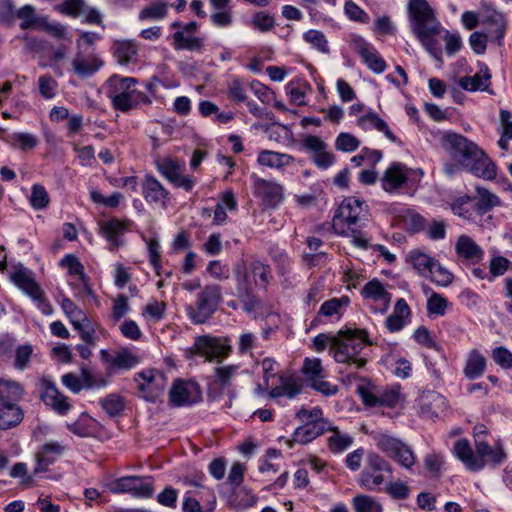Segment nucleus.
Returning <instances> with one entry per match:
<instances>
[{"label": "nucleus", "mask_w": 512, "mask_h": 512, "mask_svg": "<svg viewBox=\"0 0 512 512\" xmlns=\"http://www.w3.org/2000/svg\"><path fill=\"white\" fill-rule=\"evenodd\" d=\"M408 15L411 30L425 49L442 63V50L437 46L435 35L441 31V23L426 0H409Z\"/></svg>", "instance_id": "nucleus-1"}, {"label": "nucleus", "mask_w": 512, "mask_h": 512, "mask_svg": "<svg viewBox=\"0 0 512 512\" xmlns=\"http://www.w3.org/2000/svg\"><path fill=\"white\" fill-rule=\"evenodd\" d=\"M475 451H473L467 439H459L452 448V454L471 472H479L489 465L496 468L507 460V454L503 444L498 441L490 446L485 441H475Z\"/></svg>", "instance_id": "nucleus-2"}, {"label": "nucleus", "mask_w": 512, "mask_h": 512, "mask_svg": "<svg viewBox=\"0 0 512 512\" xmlns=\"http://www.w3.org/2000/svg\"><path fill=\"white\" fill-rule=\"evenodd\" d=\"M370 341L365 330H348L338 334L334 342L333 357L338 363H346L356 369L363 368L368 360Z\"/></svg>", "instance_id": "nucleus-3"}, {"label": "nucleus", "mask_w": 512, "mask_h": 512, "mask_svg": "<svg viewBox=\"0 0 512 512\" xmlns=\"http://www.w3.org/2000/svg\"><path fill=\"white\" fill-rule=\"evenodd\" d=\"M137 79L112 75L106 83V94L114 109L127 112L140 104H150V98L143 92L134 89Z\"/></svg>", "instance_id": "nucleus-4"}, {"label": "nucleus", "mask_w": 512, "mask_h": 512, "mask_svg": "<svg viewBox=\"0 0 512 512\" xmlns=\"http://www.w3.org/2000/svg\"><path fill=\"white\" fill-rule=\"evenodd\" d=\"M405 262L419 276L429 279L438 286L447 287L454 280V275L423 249L409 250L405 256Z\"/></svg>", "instance_id": "nucleus-5"}, {"label": "nucleus", "mask_w": 512, "mask_h": 512, "mask_svg": "<svg viewBox=\"0 0 512 512\" xmlns=\"http://www.w3.org/2000/svg\"><path fill=\"white\" fill-rule=\"evenodd\" d=\"M221 301V287L216 284L206 285L199 292L195 304L186 308L187 315L194 324H202L216 312Z\"/></svg>", "instance_id": "nucleus-6"}, {"label": "nucleus", "mask_w": 512, "mask_h": 512, "mask_svg": "<svg viewBox=\"0 0 512 512\" xmlns=\"http://www.w3.org/2000/svg\"><path fill=\"white\" fill-rule=\"evenodd\" d=\"M59 266L67 270V283L78 298L94 297L89 285V277L85 274V268L79 258L73 254H66L59 262Z\"/></svg>", "instance_id": "nucleus-7"}, {"label": "nucleus", "mask_w": 512, "mask_h": 512, "mask_svg": "<svg viewBox=\"0 0 512 512\" xmlns=\"http://www.w3.org/2000/svg\"><path fill=\"white\" fill-rule=\"evenodd\" d=\"M134 381L141 397L148 402L157 401L168 384L166 375L157 369H145L137 372Z\"/></svg>", "instance_id": "nucleus-8"}, {"label": "nucleus", "mask_w": 512, "mask_h": 512, "mask_svg": "<svg viewBox=\"0 0 512 512\" xmlns=\"http://www.w3.org/2000/svg\"><path fill=\"white\" fill-rule=\"evenodd\" d=\"M368 205L356 196L343 199L334 216V226L345 224L354 232V227L367 219Z\"/></svg>", "instance_id": "nucleus-9"}, {"label": "nucleus", "mask_w": 512, "mask_h": 512, "mask_svg": "<svg viewBox=\"0 0 512 512\" xmlns=\"http://www.w3.org/2000/svg\"><path fill=\"white\" fill-rule=\"evenodd\" d=\"M423 176L421 169H407L406 166L394 163L380 178L382 189L390 194L397 193L404 185L415 183Z\"/></svg>", "instance_id": "nucleus-10"}, {"label": "nucleus", "mask_w": 512, "mask_h": 512, "mask_svg": "<svg viewBox=\"0 0 512 512\" xmlns=\"http://www.w3.org/2000/svg\"><path fill=\"white\" fill-rule=\"evenodd\" d=\"M374 440L381 451L399 463L403 468L410 470L414 466L416 457L413 451L399 439L381 433L376 435Z\"/></svg>", "instance_id": "nucleus-11"}, {"label": "nucleus", "mask_w": 512, "mask_h": 512, "mask_svg": "<svg viewBox=\"0 0 512 512\" xmlns=\"http://www.w3.org/2000/svg\"><path fill=\"white\" fill-rule=\"evenodd\" d=\"M108 489L114 494L128 493L132 497L148 499L154 494L151 477L124 476L109 483Z\"/></svg>", "instance_id": "nucleus-12"}, {"label": "nucleus", "mask_w": 512, "mask_h": 512, "mask_svg": "<svg viewBox=\"0 0 512 512\" xmlns=\"http://www.w3.org/2000/svg\"><path fill=\"white\" fill-rule=\"evenodd\" d=\"M252 179L254 195L264 209H275L283 202L284 190L280 184L262 179L255 174L252 175Z\"/></svg>", "instance_id": "nucleus-13"}, {"label": "nucleus", "mask_w": 512, "mask_h": 512, "mask_svg": "<svg viewBox=\"0 0 512 512\" xmlns=\"http://www.w3.org/2000/svg\"><path fill=\"white\" fill-rule=\"evenodd\" d=\"M359 392L363 403L371 407L381 406L398 409L403 407L405 401L399 385H393L377 394L364 388H360Z\"/></svg>", "instance_id": "nucleus-14"}, {"label": "nucleus", "mask_w": 512, "mask_h": 512, "mask_svg": "<svg viewBox=\"0 0 512 512\" xmlns=\"http://www.w3.org/2000/svg\"><path fill=\"white\" fill-rule=\"evenodd\" d=\"M365 304L376 314L387 312L391 302V294L378 279L368 281L361 290Z\"/></svg>", "instance_id": "nucleus-15"}, {"label": "nucleus", "mask_w": 512, "mask_h": 512, "mask_svg": "<svg viewBox=\"0 0 512 512\" xmlns=\"http://www.w3.org/2000/svg\"><path fill=\"white\" fill-rule=\"evenodd\" d=\"M442 144L453 156H461L466 160H483L485 157L484 151L474 142L456 133L445 134Z\"/></svg>", "instance_id": "nucleus-16"}, {"label": "nucleus", "mask_w": 512, "mask_h": 512, "mask_svg": "<svg viewBox=\"0 0 512 512\" xmlns=\"http://www.w3.org/2000/svg\"><path fill=\"white\" fill-rule=\"evenodd\" d=\"M169 399L175 407L192 406L202 400V391L195 381L179 379L173 383Z\"/></svg>", "instance_id": "nucleus-17"}, {"label": "nucleus", "mask_w": 512, "mask_h": 512, "mask_svg": "<svg viewBox=\"0 0 512 512\" xmlns=\"http://www.w3.org/2000/svg\"><path fill=\"white\" fill-rule=\"evenodd\" d=\"M128 219L110 218L98 222L99 234L106 240L108 249L114 251L124 245V235L129 230Z\"/></svg>", "instance_id": "nucleus-18"}, {"label": "nucleus", "mask_w": 512, "mask_h": 512, "mask_svg": "<svg viewBox=\"0 0 512 512\" xmlns=\"http://www.w3.org/2000/svg\"><path fill=\"white\" fill-rule=\"evenodd\" d=\"M350 47L356 52L366 64V66L376 74L382 73L386 69V62L381 57L375 47L359 35H352Z\"/></svg>", "instance_id": "nucleus-19"}, {"label": "nucleus", "mask_w": 512, "mask_h": 512, "mask_svg": "<svg viewBox=\"0 0 512 512\" xmlns=\"http://www.w3.org/2000/svg\"><path fill=\"white\" fill-rule=\"evenodd\" d=\"M349 304L350 299L347 296L335 297L323 302L317 315L312 320L311 326L316 327L326 323L339 322Z\"/></svg>", "instance_id": "nucleus-20"}, {"label": "nucleus", "mask_w": 512, "mask_h": 512, "mask_svg": "<svg viewBox=\"0 0 512 512\" xmlns=\"http://www.w3.org/2000/svg\"><path fill=\"white\" fill-rule=\"evenodd\" d=\"M156 164L160 174L174 187L189 192L195 186V178L184 173V166L181 162H156Z\"/></svg>", "instance_id": "nucleus-21"}, {"label": "nucleus", "mask_w": 512, "mask_h": 512, "mask_svg": "<svg viewBox=\"0 0 512 512\" xmlns=\"http://www.w3.org/2000/svg\"><path fill=\"white\" fill-rule=\"evenodd\" d=\"M198 28L199 24L195 21L185 23L182 30H177L172 35L174 49L201 52L204 48V39L195 35Z\"/></svg>", "instance_id": "nucleus-22"}, {"label": "nucleus", "mask_w": 512, "mask_h": 512, "mask_svg": "<svg viewBox=\"0 0 512 512\" xmlns=\"http://www.w3.org/2000/svg\"><path fill=\"white\" fill-rule=\"evenodd\" d=\"M41 399L60 415L67 414L71 409L68 398L57 389L55 383L48 379H43L41 382Z\"/></svg>", "instance_id": "nucleus-23"}, {"label": "nucleus", "mask_w": 512, "mask_h": 512, "mask_svg": "<svg viewBox=\"0 0 512 512\" xmlns=\"http://www.w3.org/2000/svg\"><path fill=\"white\" fill-rule=\"evenodd\" d=\"M193 348L198 355L205 357L209 361L226 357L230 351L228 345L222 343L220 339L211 336L197 337Z\"/></svg>", "instance_id": "nucleus-24"}, {"label": "nucleus", "mask_w": 512, "mask_h": 512, "mask_svg": "<svg viewBox=\"0 0 512 512\" xmlns=\"http://www.w3.org/2000/svg\"><path fill=\"white\" fill-rule=\"evenodd\" d=\"M481 25L485 27L490 40L501 44L506 31V20L502 13L493 8H485L481 13Z\"/></svg>", "instance_id": "nucleus-25"}, {"label": "nucleus", "mask_w": 512, "mask_h": 512, "mask_svg": "<svg viewBox=\"0 0 512 512\" xmlns=\"http://www.w3.org/2000/svg\"><path fill=\"white\" fill-rule=\"evenodd\" d=\"M142 195L147 203L165 208L170 200V193L152 175L146 174L142 182Z\"/></svg>", "instance_id": "nucleus-26"}, {"label": "nucleus", "mask_w": 512, "mask_h": 512, "mask_svg": "<svg viewBox=\"0 0 512 512\" xmlns=\"http://www.w3.org/2000/svg\"><path fill=\"white\" fill-rule=\"evenodd\" d=\"M64 446L56 441L46 442L35 455L36 464L33 475L36 476L48 470L63 454Z\"/></svg>", "instance_id": "nucleus-27"}, {"label": "nucleus", "mask_w": 512, "mask_h": 512, "mask_svg": "<svg viewBox=\"0 0 512 512\" xmlns=\"http://www.w3.org/2000/svg\"><path fill=\"white\" fill-rule=\"evenodd\" d=\"M102 59L95 53H83L78 50L71 61L73 72L80 78L94 75L103 66Z\"/></svg>", "instance_id": "nucleus-28"}, {"label": "nucleus", "mask_w": 512, "mask_h": 512, "mask_svg": "<svg viewBox=\"0 0 512 512\" xmlns=\"http://www.w3.org/2000/svg\"><path fill=\"white\" fill-rule=\"evenodd\" d=\"M113 55L118 64L127 66L138 61V47L132 40H117L113 44Z\"/></svg>", "instance_id": "nucleus-29"}, {"label": "nucleus", "mask_w": 512, "mask_h": 512, "mask_svg": "<svg viewBox=\"0 0 512 512\" xmlns=\"http://www.w3.org/2000/svg\"><path fill=\"white\" fill-rule=\"evenodd\" d=\"M491 74L486 65H480L479 71L474 76H464L458 80L459 86L466 91H486L490 85Z\"/></svg>", "instance_id": "nucleus-30"}, {"label": "nucleus", "mask_w": 512, "mask_h": 512, "mask_svg": "<svg viewBox=\"0 0 512 512\" xmlns=\"http://www.w3.org/2000/svg\"><path fill=\"white\" fill-rule=\"evenodd\" d=\"M330 435L327 437V447L333 454H342L353 445L354 438L351 434L341 431L331 423V429H327Z\"/></svg>", "instance_id": "nucleus-31"}, {"label": "nucleus", "mask_w": 512, "mask_h": 512, "mask_svg": "<svg viewBox=\"0 0 512 512\" xmlns=\"http://www.w3.org/2000/svg\"><path fill=\"white\" fill-rule=\"evenodd\" d=\"M67 428L79 437H93L100 429V424L87 413H82L77 420L67 423Z\"/></svg>", "instance_id": "nucleus-32"}, {"label": "nucleus", "mask_w": 512, "mask_h": 512, "mask_svg": "<svg viewBox=\"0 0 512 512\" xmlns=\"http://www.w3.org/2000/svg\"><path fill=\"white\" fill-rule=\"evenodd\" d=\"M455 251L461 258L471 262H479L484 256V251L469 236L461 235L455 245Z\"/></svg>", "instance_id": "nucleus-33"}, {"label": "nucleus", "mask_w": 512, "mask_h": 512, "mask_svg": "<svg viewBox=\"0 0 512 512\" xmlns=\"http://www.w3.org/2000/svg\"><path fill=\"white\" fill-rule=\"evenodd\" d=\"M357 125L366 131L375 129L383 133L389 140L396 141V137L390 130L388 124L376 112L369 111L360 116L357 120Z\"/></svg>", "instance_id": "nucleus-34"}, {"label": "nucleus", "mask_w": 512, "mask_h": 512, "mask_svg": "<svg viewBox=\"0 0 512 512\" xmlns=\"http://www.w3.org/2000/svg\"><path fill=\"white\" fill-rule=\"evenodd\" d=\"M446 408V398L439 393L430 392L421 398V413L429 418L438 417Z\"/></svg>", "instance_id": "nucleus-35"}, {"label": "nucleus", "mask_w": 512, "mask_h": 512, "mask_svg": "<svg viewBox=\"0 0 512 512\" xmlns=\"http://www.w3.org/2000/svg\"><path fill=\"white\" fill-rule=\"evenodd\" d=\"M105 361L113 369L130 370L138 363V357L128 349H122L112 355H108L106 351H102Z\"/></svg>", "instance_id": "nucleus-36"}, {"label": "nucleus", "mask_w": 512, "mask_h": 512, "mask_svg": "<svg viewBox=\"0 0 512 512\" xmlns=\"http://www.w3.org/2000/svg\"><path fill=\"white\" fill-rule=\"evenodd\" d=\"M22 385L11 379H0V405L17 404L23 395Z\"/></svg>", "instance_id": "nucleus-37"}, {"label": "nucleus", "mask_w": 512, "mask_h": 512, "mask_svg": "<svg viewBox=\"0 0 512 512\" xmlns=\"http://www.w3.org/2000/svg\"><path fill=\"white\" fill-rule=\"evenodd\" d=\"M331 429V426H323L322 424L304 423L296 428L293 433V440L300 444H307L316 439L318 436Z\"/></svg>", "instance_id": "nucleus-38"}, {"label": "nucleus", "mask_w": 512, "mask_h": 512, "mask_svg": "<svg viewBox=\"0 0 512 512\" xmlns=\"http://www.w3.org/2000/svg\"><path fill=\"white\" fill-rule=\"evenodd\" d=\"M237 207L238 203L234 194L231 191L224 192L215 207L213 223L222 225L227 219V212H234Z\"/></svg>", "instance_id": "nucleus-39"}, {"label": "nucleus", "mask_w": 512, "mask_h": 512, "mask_svg": "<svg viewBox=\"0 0 512 512\" xmlns=\"http://www.w3.org/2000/svg\"><path fill=\"white\" fill-rule=\"evenodd\" d=\"M486 368L485 357L476 349L469 352L464 367V375L470 380L481 377Z\"/></svg>", "instance_id": "nucleus-40"}, {"label": "nucleus", "mask_w": 512, "mask_h": 512, "mask_svg": "<svg viewBox=\"0 0 512 512\" xmlns=\"http://www.w3.org/2000/svg\"><path fill=\"white\" fill-rule=\"evenodd\" d=\"M255 286L266 289L273 279L271 268L260 260H253L249 264Z\"/></svg>", "instance_id": "nucleus-41"}, {"label": "nucleus", "mask_w": 512, "mask_h": 512, "mask_svg": "<svg viewBox=\"0 0 512 512\" xmlns=\"http://www.w3.org/2000/svg\"><path fill=\"white\" fill-rule=\"evenodd\" d=\"M466 172L484 180H494L498 169L495 162H461Z\"/></svg>", "instance_id": "nucleus-42"}, {"label": "nucleus", "mask_w": 512, "mask_h": 512, "mask_svg": "<svg viewBox=\"0 0 512 512\" xmlns=\"http://www.w3.org/2000/svg\"><path fill=\"white\" fill-rule=\"evenodd\" d=\"M23 415L22 409L17 404L0 405V429L6 430L18 425Z\"/></svg>", "instance_id": "nucleus-43"}, {"label": "nucleus", "mask_w": 512, "mask_h": 512, "mask_svg": "<svg viewBox=\"0 0 512 512\" xmlns=\"http://www.w3.org/2000/svg\"><path fill=\"white\" fill-rule=\"evenodd\" d=\"M22 292L32 300L36 308L42 314L47 316L53 314V307L51 303L48 301V299L45 297L44 291L37 282L32 284V286L27 287V289H25Z\"/></svg>", "instance_id": "nucleus-44"}, {"label": "nucleus", "mask_w": 512, "mask_h": 512, "mask_svg": "<svg viewBox=\"0 0 512 512\" xmlns=\"http://www.w3.org/2000/svg\"><path fill=\"white\" fill-rule=\"evenodd\" d=\"M301 372L310 385L320 378L327 377V372L324 370L322 361L319 358L306 357L303 361Z\"/></svg>", "instance_id": "nucleus-45"}, {"label": "nucleus", "mask_w": 512, "mask_h": 512, "mask_svg": "<svg viewBox=\"0 0 512 512\" xmlns=\"http://www.w3.org/2000/svg\"><path fill=\"white\" fill-rule=\"evenodd\" d=\"M16 17L21 21L20 28L27 29H40L42 17H37L35 8L31 5H24L16 12Z\"/></svg>", "instance_id": "nucleus-46"}, {"label": "nucleus", "mask_w": 512, "mask_h": 512, "mask_svg": "<svg viewBox=\"0 0 512 512\" xmlns=\"http://www.w3.org/2000/svg\"><path fill=\"white\" fill-rule=\"evenodd\" d=\"M39 30L45 31L53 38L63 40L68 44H71L72 42L67 26L57 21L49 22L47 17H42V23Z\"/></svg>", "instance_id": "nucleus-47"}, {"label": "nucleus", "mask_w": 512, "mask_h": 512, "mask_svg": "<svg viewBox=\"0 0 512 512\" xmlns=\"http://www.w3.org/2000/svg\"><path fill=\"white\" fill-rule=\"evenodd\" d=\"M205 479V474L203 472H199L193 476H185L182 479V483L185 486H193L196 487L197 489L200 488V493H207V504H209L213 509L216 504V496L211 488L203 485Z\"/></svg>", "instance_id": "nucleus-48"}, {"label": "nucleus", "mask_w": 512, "mask_h": 512, "mask_svg": "<svg viewBox=\"0 0 512 512\" xmlns=\"http://www.w3.org/2000/svg\"><path fill=\"white\" fill-rule=\"evenodd\" d=\"M385 472H374L363 470L359 476L358 483L368 491H380V487L385 483Z\"/></svg>", "instance_id": "nucleus-49"}, {"label": "nucleus", "mask_w": 512, "mask_h": 512, "mask_svg": "<svg viewBox=\"0 0 512 512\" xmlns=\"http://www.w3.org/2000/svg\"><path fill=\"white\" fill-rule=\"evenodd\" d=\"M60 306L76 329L81 328V323L86 320L83 311L68 297H63Z\"/></svg>", "instance_id": "nucleus-50"}, {"label": "nucleus", "mask_w": 512, "mask_h": 512, "mask_svg": "<svg viewBox=\"0 0 512 512\" xmlns=\"http://www.w3.org/2000/svg\"><path fill=\"white\" fill-rule=\"evenodd\" d=\"M233 273L236 281V293L252 289L250 281V269L244 261H238L233 266Z\"/></svg>", "instance_id": "nucleus-51"}, {"label": "nucleus", "mask_w": 512, "mask_h": 512, "mask_svg": "<svg viewBox=\"0 0 512 512\" xmlns=\"http://www.w3.org/2000/svg\"><path fill=\"white\" fill-rule=\"evenodd\" d=\"M352 504L355 512H383L382 504L369 495L355 496Z\"/></svg>", "instance_id": "nucleus-52"}, {"label": "nucleus", "mask_w": 512, "mask_h": 512, "mask_svg": "<svg viewBox=\"0 0 512 512\" xmlns=\"http://www.w3.org/2000/svg\"><path fill=\"white\" fill-rule=\"evenodd\" d=\"M303 147L317 155L316 160H331L332 154L327 151V144L316 136H308L303 140Z\"/></svg>", "instance_id": "nucleus-53"}, {"label": "nucleus", "mask_w": 512, "mask_h": 512, "mask_svg": "<svg viewBox=\"0 0 512 512\" xmlns=\"http://www.w3.org/2000/svg\"><path fill=\"white\" fill-rule=\"evenodd\" d=\"M168 4L164 2H154L144 7L139 13L140 20H161L167 16Z\"/></svg>", "instance_id": "nucleus-54"}, {"label": "nucleus", "mask_w": 512, "mask_h": 512, "mask_svg": "<svg viewBox=\"0 0 512 512\" xmlns=\"http://www.w3.org/2000/svg\"><path fill=\"white\" fill-rule=\"evenodd\" d=\"M269 255L275 263L280 275L285 276L290 273L292 261L283 249L278 247L270 248Z\"/></svg>", "instance_id": "nucleus-55"}, {"label": "nucleus", "mask_w": 512, "mask_h": 512, "mask_svg": "<svg viewBox=\"0 0 512 512\" xmlns=\"http://www.w3.org/2000/svg\"><path fill=\"white\" fill-rule=\"evenodd\" d=\"M33 355V347L30 344L19 345L15 349L13 367L18 371H24L29 367Z\"/></svg>", "instance_id": "nucleus-56"}, {"label": "nucleus", "mask_w": 512, "mask_h": 512, "mask_svg": "<svg viewBox=\"0 0 512 512\" xmlns=\"http://www.w3.org/2000/svg\"><path fill=\"white\" fill-rule=\"evenodd\" d=\"M451 306L447 298L439 293H433L427 300V312L430 316H444Z\"/></svg>", "instance_id": "nucleus-57"}, {"label": "nucleus", "mask_w": 512, "mask_h": 512, "mask_svg": "<svg viewBox=\"0 0 512 512\" xmlns=\"http://www.w3.org/2000/svg\"><path fill=\"white\" fill-rule=\"evenodd\" d=\"M55 10L63 15L75 18L86 13V3L84 0H64L61 4L55 6Z\"/></svg>", "instance_id": "nucleus-58"}, {"label": "nucleus", "mask_w": 512, "mask_h": 512, "mask_svg": "<svg viewBox=\"0 0 512 512\" xmlns=\"http://www.w3.org/2000/svg\"><path fill=\"white\" fill-rule=\"evenodd\" d=\"M143 240L147 246L149 262L159 275L161 269V246L159 240L156 237H143Z\"/></svg>", "instance_id": "nucleus-59"}, {"label": "nucleus", "mask_w": 512, "mask_h": 512, "mask_svg": "<svg viewBox=\"0 0 512 512\" xmlns=\"http://www.w3.org/2000/svg\"><path fill=\"white\" fill-rule=\"evenodd\" d=\"M501 138L498 140V146L502 150L508 147V141L512 140V115L507 110L500 111Z\"/></svg>", "instance_id": "nucleus-60"}, {"label": "nucleus", "mask_w": 512, "mask_h": 512, "mask_svg": "<svg viewBox=\"0 0 512 512\" xmlns=\"http://www.w3.org/2000/svg\"><path fill=\"white\" fill-rule=\"evenodd\" d=\"M279 379L280 384L274 385L269 390V397H287L289 399H293L300 392V387H298L297 385L284 380L283 377H280Z\"/></svg>", "instance_id": "nucleus-61"}, {"label": "nucleus", "mask_w": 512, "mask_h": 512, "mask_svg": "<svg viewBox=\"0 0 512 512\" xmlns=\"http://www.w3.org/2000/svg\"><path fill=\"white\" fill-rule=\"evenodd\" d=\"M90 198L97 205L115 209L120 205L124 196L120 192H114L109 196H104L101 192L93 190L90 192Z\"/></svg>", "instance_id": "nucleus-62"}, {"label": "nucleus", "mask_w": 512, "mask_h": 512, "mask_svg": "<svg viewBox=\"0 0 512 512\" xmlns=\"http://www.w3.org/2000/svg\"><path fill=\"white\" fill-rule=\"evenodd\" d=\"M304 40L309 43L313 48L317 49L323 54L329 53L328 41L325 35L319 30H308L303 35Z\"/></svg>", "instance_id": "nucleus-63"}, {"label": "nucleus", "mask_w": 512, "mask_h": 512, "mask_svg": "<svg viewBox=\"0 0 512 512\" xmlns=\"http://www.w3.org/2000/svg\"><path fill=\"white\" fill-rule=\"evenodd\" d=\"M38 89L44 99H53L58 92V83L49 74L41 75L38 78Z\"/></svg>", "instance_id": "nucleus-64"}]
</instances>
